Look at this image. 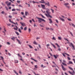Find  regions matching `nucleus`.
Instances as JSON below:
<instances>
[{
	"instance_id": "46",
	"label": "nucleus",
	"mask_w": 75,
	"mask_h": 75,
	"mask_svg": "<svg viewBox=\"0 0 75 75\" xmlns=\"http://www.w3.org/2000/svg\"><path fill=\"white\" fill-rule=\"evenodd\" d=\"M46 30H50V28H46Z\"/></svg>"
},
{
	"instance_id": "42",
	"label": "nucleus",
	"mask_w": 75,
	"mask_h": 75,
	"mask_svg": "<svg viewBox=\"0 0 75 75\" xmlns=\"http://www.w3.org/2000/svg\"><path fill=\"white\" fill-rule=\"evenodd\" d=\"M9 21L10 23H13V22L11 21V19H9Z\"/></svg>"
},
{
	"instance_id": "47",
	"label": "nucleus",
	"mask_w": 75,
	"mask_h": 75,
	"mask_svg": "<svg viewBox=\"0 0 75 75\" xmlns=\"http://www.w3.org/2000/svg\"><path fill=\"white\" fill-rule=\"evenodd\" d=\"M62 54L64 57H65V55L64 54V53H62Z\"/></svg>"
},
{
	"instance_id": "56",
	"label": "nucleus",
	"mask_w": 75,
	"mask_h": 75,
	"mask_svg": "<svg viewBox=\"0 0 75 75\" xmlns=\"http://www.w3.org/2000/svg\"><path fill=\"white\" fill-rule=\"evenodd\" d=\"M66 7H67V8H70V7L69 6H66Z\"/></svg>"
},
{
	"instance_id": "6",
	"label": "nucleus",
	"mask_w": 75,
	"mask_h": 75,
	"mask_svg": "<svg viewBox=\"0 0 75 75\" xmlns=\"http://www.w3.org/2000/svg\"><path fill=\"white\" fill-rule=\"evenodd\" d=\"M61 65L62 68L63 69V71H66V70H67V68H64V66H63L62 65V64Z\"/></svg>"
},
{
	"instance_id": "18",
	"label": "nucleus",
	"mask_w": 75,
	"mask_h": 75,
	"mask_svg": "<svg viewBox=\"0 0 75 75\" xmlns=\"http://www.w3.org/2000/svg\"><path fill=\"white\" fill-rule=\"evenodd\" d=\"M11 5V2H9L8 4H7V6H10Z\"/></svg>"
},
{
	"instance_id": "41",
	"label": "nucleus",
	"mask_w": 75,
	"mask_h": 75,
	"mask_svg": "<svg viewBox=\"0 0 75 75\" xmlns=\"http://www.w3.org/2000/svg\"><path fill=\"white\" fill-rule=\"evenodd\" d=\"M41 10L42 11V13H45V11H42V10L41 9Z\"/></svg>"
},
{
	"instance_id": "3",
	"label": "nucleus",
	"mask_w": 75,
	"mask_h": 75,
	"mask_svg": "<svg viewBox=\"0 0 75 75\" xmlns=\"http://www.w3.org/2000/svg\"><path fill=\"white\" fill-rule=\"evenodd\" d=\"M69 68L71 70L73 71L72 72V73H71V72L70 71H68V72H69V73L70 74H71V75H75V71H74V70L73 69H72V68L69 67Z\"/></svg>"
},
{
	"instance_id": "55",
	"label": "nucleus",
	"mask_w": 75,
	"mask_h": 75,
	"mask_svg": "<svg viewBox=\"0 0 75 75\" xmlns=\"http://www.w3.org/2000/svg\"><path fill=\"white\" fill-rule=\"evenodd\" d=\"M21 30H23V28L22 26L21 27Z\"/></svg>"
},
{
	"instance_id": "60",
	"label": "nucleus",
	"mask_w": 75,
	"mask_h": 75,
	"mask_svg": "<svg viewBox=\"0 0 75 75\" xmlns=\"http://www.w3.org/2000/svg\"><path fill=\"white\" fill-rule=\"evenodd\" d=\"M8 55L9 56H11V54L9 53H8Z\"/></svg>"
},
{
	"instance_id": "13",
	"label": "nucleus",
	"mask_w": 75,
	"mask_h": 75,
	"mask_svg": "<svg viewBox=\"0 0 75 75\" xmlns=\"http://www.w3.org/2000/svg\"><path fill=\"white\" fill-rule=\"evenodd\" d=\"M31 59H32V60H33V61H35V62H37V60H36L34 59H33V58H31Z\"/></svg>"
},
{
	"instance_id": "35",
	"label": "nucleus",
	"mask_w": 75,
	"mask_h": 75,
	"mask_svg": "<svg viewBox=\"0 0 75 75\" xmlns=\"http://www.w3.org/2000/svg\"><path fill=\"white\" fill-rule=\"evenodd\" d=\"M13 29H14V30H18V28H13Z\"/></svg>"
},
{
	"instance_id": "58",
	"label": "nucleus",
	"mask_w": 75,
	"mask_h": 75,
	"mask_svg": "<svg viewBox=\"0 0 75 75\" xmlns=\"http://www.w3.org/2000/svg\"><path fill=\"white\" fill-rule=\"evenodd\" d=\"M17 3H20V1H17Z\"/></svg>"
},
{
	"instance_id": "37",
	"label": "nucleus",
	"mask_w": 75,
	"mask_h": 75,
	"mask_svg": "<svg viewBox=\"0 0 75 75\" xmlns=\"http://www.w3.org/2000/svg\"><path fill=\"white\" fill-rule=\"evenodd\" d=\"M18 31L20 33H21V29H18Z\"/></svg>"
},
{
	"instance_id": "27",
	"label": "nucleus",
	"mask_w": 75,
	"mask_h": 75,
	"mask_svg": "<svg viewBox=\"0 0 75 75\" xmlns=\"http://www.w3.org/2000/svg\"><path fill=\"white\" fill-rule=\"evenodd\" d=\"M33 44H35V45H37V43H36L35 41L34 42Z\"/></svg>"
},
{
	"instance_id": "21",
	"label": "nucleus",
	"mask_w": 75,
	"mask_h": 75,
	"mask_svg": "<svg viewBox=\"0 0 75 75\" xmlns=\"http://www.w3.org/2000/svg\"><path fill=\"white\" fill-rule=\"evenodd\" d=\"M17 55H18V56L19 57H21V58H22V56H21L19 54H18Z\"/></svg>"
},
{
	"instance_id": "49",
	"label": "nucleus",
	"mask_w": 75,
	"mask_h": 75,
	"mask_svg": "<svg viewBox=\"0 0 75 75\" xmlns=\"http://www.w3.org/2000/svg\"><path fill=\"white\" fill-rule=\"evenodd\" d=\"M46 46L47 47V48H48V47H49V46H50V45L49 44H47V45H46Z\"/></svg>"
},
{
	"instance_id": "40",
	"label": "nucleus",
	"mask_w": 75,
	"mask_h": 75,
	"mask_svg": "<svg viewBox=\"0 0 75 75\" xmlns=\"http://www.w3.org/2000/svg\"><path fill=\"white\" fill-rule=\"evenodd\" d=\"M40 15L41 16L42 18H45V17H44V16H43L42 15Z\"/></svg>"
},
{
	"instance_id": "53",
	"label": "nucleus",
	"mask_w": 75,
	"mask_h": 75,
	"mask_svg": "<svg viewBox=\"0 0 75 75\" xmlns=\"http://www.w3.org/2000/svg\"><path fill=\"white\" fill-rule=\"evenodd\" d=\"M19 74H22V73H21V71H20V70L19 71Z\"/></svg>"
},
{
	"instance_id": "63",
	"label": "nucleus",
	"mask_w": 75,
	"mask_h": 75,
	"mask_svg": "<svg viewBox=\"0 0 75 75\" xmlns=\"http://www.w3.org/2000/svg\"><path fill=\"white\" fill-rule=\"evenodd\" d=\"M22 54H23V55H25V53H24V52H23V53H22Z\"/></svg>"
},
{
	"instance_id": "28",
	"label": "nucleus",
	"mask_w": 75,
	"mask_h": 75,
	"mask_svg": "<svg viewBox=\"0 0 75 75\" xmlns=\"http://www.w3.org/2000/svg\"><path fill=\"white\" fill-rule=\"evenodd\" d=\"M13 14H17V13L16 12H13Z\"/></svg>"
},
{
	"instance_id": "34",
	"label": "nucleus",
	"mask_w": 75,
	"mask_h": 75,
	"mask_svg": "<svg viewBox=\"0 0 75 75\" xmlns=\"http://www.w3.org/2000/svg\"><path fill=\"white\" fill-rule=\"evenodd\" d=\"M52 40H56V39H55V37H53L52 38Z\"/></svg>"
},
{
	"instance_id": "20",
	"label": "nucleus",
	"mask_w": 75,
	"mask_h": 75,
	"mask_svg": "<svg viewBox=\"0 0 75 75\" xmlns=\"http://www.w3.org/2000/svg\"><path fill=\"white\" fill-rule=\"evenodd\" d=\"M54 57L55 58V59H57V56L55 55H54Z\"/></svg>"
},
{
	"instance_id": "57",
	"label": "nucleus",
	"mask_w": 75,
	"mask_h": 75,
	"mask_svg": "<svg viewBox=\"0 0 75 75\" xmlns=\"http://www.w3.org/2000/svg\"><path fill=\"white\" fill-rule=\"evenodd\" d=\"M64 40H66V41H69L68 40V39H67L64 38Z\"/></svg>"
},
{
	"instance_id": "2",
	"label": "nucleus",
	"mask_w": 75,
	"mask_h": 75,
	"mask_svg": "<svg viewBox=\"0 0 75 75\" xmlns=\"http://www.w3.org/2000/svg\"><path fill=\"white\" fill-rule=\"evenodd\" d=\"M41 1H40V3H45V5H46V6H47L48 7H49L50 6V2H49L47 1V3H45V1H44V0H41Z\"/></svg>"
},
{
	"instance_id": "44",
	"label": "nucleus",
	"mask_w": 75,
	"mask_h": 75,
	"mask_svg": "<svg viewBox=\"0 0 75 75\" xmlns=\"http://www.w3.org/2000/svg\"><path fill=\"white\" fill-rule=\"evenodd\" d=\"M35 68H38V67H37V65H35Z\"/></svg>"
},
{
	"instance_id": "29",
	"label": "nucleus",
	"mask_w": 75,
	"mask_h": 75,
	"mask_svg": "<svg viewBox=\"0 0 75 75\" xmlns=\"http://www.w3.org/2000/svg\"><path fill=\"white\" fill-rule=\"evenodd\" d=\"M28 46L30 48H33V47H32V46H31L29 45Z\"/></svg>"
},
{
	"instance_id": "45",
	"label": "nucleus",
	"mask_w": 75,
	"mask_h": 75,
	"mask_svg": "<svg viewBox=\"0 0 75 75\" xmlns=\"http://www.w3.org/2000/svg\"><path fill=\"white\" fill-rule=\"evenodd\" d=\"M7 44H8V45H10V42H7Z\"/></svg>"
},
{
	"instance_id": "12",
	"label": "nucleus",
	"mask_w": 75,
	"mask_h": 75,
	"mask_svg": "<svg viewBox=\"0 0 75 75\" xmlns=\"http://www.w3.org/2000/svg\"><path fill=\"white\" fill-rule=\"evenodd\" d=\"M73 64V63H72V62H71V61H69V63H67V64Z\"/></svg>"
},
{
	"instance_id": "32",
	"label": "nucleus",
	"mask_w": 75,
	"mask_h": 75,
	"mask_svg": "<svg viewBox=\"0 0 75 75\" xmlns=\"http://www.w3.org/2000/svg\"><path fill=\"white\" fill-rule=\"evenodd\" d=\"M58 50L59 51H61V49L60 48H59L58 49Z\"/></svg>"
},
{
	"instance_id": "22",
	"label": "nucleus",
	"mask_w": 75,
	"mask_h": 75,
	"mask_svg": "<svg viewBox=\"0 0 75 75\" xmlns=\"http://www.w3.org/2000/svg\"><path fill=\"white\" fill-rule=\"evenodd\" d=\"M62 64H63V65H65V66H67V64H66L65 63H64L62 62Z\"/></svg>"
},
{
	"instance_id": "19",
	"label": "nucleus",
	"mask_w": 75,
	"mask_h": 75,
	"mask_svg": "<svg viewBox=\"0 0 75 75\" xmlns=\"http://www.w3.org/2000/svg\"><path fill=\"white\" fill-rule=\"evenodd\" d=\"M52 63H53V64H54L55 65H56V67H57V68H59L58 67V66L56 64H55V62H53Z\"/></svg>"
},
{
	"instance_id": "54",
	"label": "nucleus",
	"mask_w": 75,
	"mask_h": 75,
	"mask_svg": "<svg viewBox=\"0 0 75 75\" xmlns=\"http://www.w3.org/2000/svg\"><path fill=\"white\" fill-rule=\"evenodd\" d=\"M50 10H52V13H54V10H53V9H51Z\"/></svg>"
},
{
	"instance_id": "14",
	"label": "nucleus",
	"mask_w": 75,
	"mask_h": 75,
	"mask_svg": "<svg viewBox=\"0 0 75 75\" xmlns=\"http://www.w3.org/2000/svg\"><path fill=\"white\" fill-rule=\"evenodd\" d=\"M68 4H69L68 3H66L64 4V5L66 6V7L67 6V5H68Z\"/></svg>"
},
{
	"instance_id": "11",
	"label": "nucleus",
	"mask_w": 75,
	"mask_h": 75,
	"mask_svg": "<svg viewBox=\"0 0 75 75\" xmlns=\"http://www.w3.org/2000/svg\"><path fill=\"white\" fill-rule=\"evenodd\" d=\"M51 44L52 45V46L54 48H56V47H55V46H54V44H52V43H51Z\"/></svg>"
},
{
	"instance_id": "4",
	"label": "nucleus",
	"mask_w": 75,
	"mask_h": 75,
	"mask_svg": "<svg viewBox=\"0 0 75 75\" xmlns=\"http://www.w3.org/2000/svg\"><path fill=\"white\" fill-rule=\"evenodd\" d=\"M36 18L38 19V21L40 23H41V21H43L44 22H45V21L44 20V19L42 18H39L37 17H36Z\"/></svg>"
},
{
	"instance_id": "10",
	"label": "nucleus",
	"mask_w": 75,
	"mask_h": 75,
	"mask_svg": "<svg viewBox=\"0 0 75 75\" xmlns=\"http://www.w3.org/2000/svg\"><path fill=\"white\" fill-rule=\"evenodd\" d=\"M16 40L17 41L19 42L18 43L19 44H20L21 45V42H20V41L18 40V39H17Z\"/></svg>"
},
{
	"instance_id": "31",
	"label": "nucleus",
	"mask_w": 75,
	"mask_h": 75,
	"mask_svg": "<svg viewBox=\"0 0 75 75\" xmlns=\"http://www.w3.org/2000/svg\"><path fill=\"white\" fill-rule=\"evenodd\" d=\"M28 31H29V33H30V32L31 31V29H30V28H29Z\"/></svg>"
},
{
	"instance_id": "1",
	"label": "nucleus",
	"mask_w": 75,
	"mask_h": 75,
	"mask_svg": "<svg viewBox=\"0 0 75 75\" xmlns=\"http://www.w3.org/2000/svg\"><path fill=\"white\" fill-rule=\"evenodd\" d=\"M41 7L42 8H43V9H45V10H46V12L47 13H45V15L47 17H50V18H52V17L50 15V12H49V11H50V9L48 8H45V6L44 5H42V4H41Z\"/></svg>"
},
{
	"instance_id": "64",
	"label": "nucleus",
	"mask_w": 75,
	"mask_h": 75,
	"mask_svg": "<svg viewBox=\"0 0 75 75\" xmlns=\"http://www.w3.org/2000/svg\"><path fill=\"white\" fill-rule=\"evenodd\" d=\"M67 20H69V21H71V20L69 19H67Z\"/></svg>"
},
{
	"instance_id": "61",
	"label": "nucleus",
	"mask_w": 75,
	"mask_h": 75,
	"mask_svg": "<svg viewBox=\"0 0 75 75\" xmlns=\"http://www.w3.org/2000/svg\"><path fill=\"white\" fill-rule=\"evenodd\" d=\"M0 58H1V59H4L3 57L2 56H0Z\"/></svg>"
},
{
	"instance_id": "38",
	"label": "nucleus",
	"mask_w": 75,
	"mask_h": 75,
	"mask_svg": "<svg viewBox=\"0 0 75 75\" xmlns=\"http://www.w3.org/2000/svg\"><path fill=\"white\" fill-rule=\"evenodd\" d=\"M67 59L68 60H71V59L68 57H67Z\"/></svg>"
},
{
	"instance_id": "7",
	"label": "nucleus",
	"mask_w": 75,
	"mask_h": 75,
	"mask_svg": "<svg viewBox=\"0 0 75 75\" xmlns=\"http://www.w3.org/2000/svg\"><path fill=\"white\" fill-rule=\"evenodd\" d=\"M20 24H21V25H22V26H24V25H25V23H22V22H20Z\"/></svg>"
},
{
	"instance_id": "17",
	"label": "nucleus",
	"mask_w": 75,
	"mask_h": 75,
	"mask_svg": "<svg viewBox=\"0 0 75 75\" xmlns=\"http://www.w3.org/2000/svg\"><path fill=\"white\" fill-rule=\"evenodd\" d=\"M55 45H57L58 48H59V47H60V46H59V45H58V44H57V43H55Z\"/></svg>"
},
{
	"instance_id": "8",
	"label": "nucleus",
	"mask_w": 75,
	"mask_h": 75,
	"mask_svg": "<svg viewBox=\"0 0 75 75\" xmlns=\"http://www.w3.org/2000/svg\"><path fill=\"white\" fill-rule=\"evenodd\" d=\"M49 20L50 21V24H51V23H52V20H51V18H50L49 19Z\"/></svg>"
},
{
	"instance_id": "26",
	"label": "nucleus",
	"mask_w": 75,
	"mask_h": 75,
	"mask_svg": "<svg viewBox=\"0 0 75 75\" xmlns=\"http://www.w3.org/2000/svg\"><path fill=\"white\" fill-rule=\"evenodd\" d=\"M27 14H28V12H25V15L26 16H27Z\"/></svg>"
},
{
	"instance_id": "39",
	"label": "nucleus",
	"mask_w": 75,
	"mask_h": 75,
	"mask_svg": "<svg viewBox=\"0 0 75 75\" xmlns=\"http://www.w3.org/2000/svg\"><path fill=\"white\" fill-rule=\"evenodd\" d=\"M64 54H66V55H67V56H70L68 54L66 53H64Z\"/></svg>"
},
{
	"instance_id": "30",
	"label": "nucleus",
	"mask_w": 75,
	"mask_h": 75,
	"mask_svg": "<svg viewBox=\"0 0 75 75\" xmlns=\"http://www.w3.org/2000/svg\"><path fill=\"white\" fill-rule=\"evenodd\" d=\"M58 39L59 40H61V37H58Z\"/></svg>"
},
{
	"instance_id": "9",
	"label": "nucleus",
	"mask_w": 75,
	"mask_h": 75,
	"mask_svg": "<svg viewBox=\"0 0 75 75\" xmlns=\"http://www.w3.org/2000/svg\"><path fill=\"white\" fill-rule=\"evenodd\" d=\"M59 18L60 19V20H61L62 21H65V20H64V19H63L62 18H61V17H59Z\"/></svg>"
},
{
	"instance_id": "43",
	"label": "nucleus",
	"mask_w": 75,
	"mask_h": 75,
	"mask_svg": "<svg viewBox=\"0 0 75 75\" xmlns=\"http://www.w3.org/2000/svg\"><path fill=\"white\" fill-rule=\"evenodd\" d=\"M40 38L39 37H37L36 38V40H38V39H40Z\"/></svg>"
},
{
	"instance_id": "36",
	"label": "nucleus",
	"mask_w": 75,
	"mask_h": 75,
	"mask_svg": "<svg viewBox=\"0 0 75 75\" xmlns=\"http://www.w3.org/2000/svg\"><path fill=\"white\" fill-rule=\"evenodd\" d=\"M18 61L17 60H15V63H18Z\"/></svg>"
},
{
	"instance_id": "33",
	"label": "nucleus",
	"mask_w": 75,
	"mask_h": 75,
	"mask_svg": "<svg viewBox=\"0 0 75 75\" xmlns=\"http://www.w3.org/2000/svg\"><path fill=\"white\" fill-rule=\"evenodd\" d=\"M6 24H7V25L8 26H10V25H11V24H10V23L9 24L7 23Z\"/></svg>"
},
{
	"instance_id": "5",
	"label": "nucleus",
	"mask_w": 75,
	"mask_h": 75,
	"mask_svg": "<svg viewBox=\"0 0 75 75\" xmlns=\"http://www.w3.org/2000/svg\"><path fill=\"white\" fill-rule=\"evenodd\" d=\"M71 46L72 47L73 50H75V47L74 46V45L72 43H70V45H69V46H70V47H71Z\"/></svg>"
},
{
	"instance_id": "25",
	"label": "nucleus",
	"mask_w": 75,
	"mask_h": 75,
	"mask_svg": "<svg viewBox=\"0 0 75 75\" xmlns=\"http://www.w3.org/2000/svg\"><path fill=\"white\" fill-rule=\"evenodd\" d=\"M1 13L3 14H4V13H5L4 12V11H2V12H1Z\"/></svg>"
},
{
	"instance_id": "51",
	"label": "nucleus",
	"mask_w": 75,
	"mask_h": 75,
	"mask_svg": "<svg viewBox=\"0 0 75 75\" xmlns=\"http://www.w3.org/2000/svg\"><path fill=\"white\" fill-rule=\"evenodd\" d=\"M49 54L50 55V56H51V57H52V54H51V53H49Z\"/></svg>"
},
{
	"instance_id": "16",
	"label": "nucleus",
	"mask_w": 75,
	"mask_h": 75,
	"mask_svg": "<svg viewBox=\"0 0 75 75\" xmlns=\"http://www.w3.org/2000/svg\"><path fill=\"white\" fill-rule=\"evenodd\" d=\"M15 33H16L17 35H19V33H18V32L17 31H15Z\"/></svg>"
},
{
	"instance_id": "23",
	"label": "nucleus",
	"mask_w": 75,
	"mask_h": 75,
	"mask_svg": "<svg viewBox=\"0 0 75 75\" xmlns=\"http://www.w3.org/2000/svg\"><path fill=\"white\" fill-rule=\"evenodd\" d=\"M71 24H72V25L73 27H75V25H74V24H73L72 23H71Z\"/></svg>"
},
{
	"instance_id": "24",
	"label": "nucleus",
	"mask_w": 75,
	"mask_h": 75,
	"mask_svg": "<svg viewBox=\"0 0 75 75\" xmlns=\"http://www.w3.org/2000/svg\"><path fill=\"white\" fill-rule=\"evenodd\" d=\"M24 31H26V30H27V27H25L24 28Z\"/></svg>"
},
{
	"instance_id": "48",
	"label": "nucleus",
	"mask_w": 75,
	"mask_h": 75,
	"mask_svg": "<svg viewBox=\"0 0 75 75\" xmlns=\"http://www.w3.org/2000/svg\"><path fill=\"white\" fill-rule=\"evenodd\" d=\"M5 8H6V10H8V8H7V7L6 6Z\"/></svg>"
},
{
	"instance_id": "52",
	"label": "nucleus",
	"mask_w": 75,
	"mask_h": 75,
	"mask_svg": "<svg viewBox=\"0 0 75 75\" xmlns=\"http://www.w3.org/2000/svg\"><path fill=\"white\" fill-rule=\"evenodd\" d=\"M55 21L57 23H58V20H57V19H56Z\"/></svg>"
},
{
	"instance_id": "59",
	"label": "nucleus",
	"mask_w": 75,
	"mask_h": 75,
	"mask_svg": "<svg viewBox=\"0 0 75 75\" xmlns=\"http://www.w3.org/2000/svg\"><path fill=\"white\" fill-rule=\"evenodd\" d=\"M9 18H11V17H12V16H8Z\"/></svg>"
},
{
	"instance_id": "62",
	"label": "nucleus",
	"mask_w": 75,
	"mask_h": 75,
	"mask_svg": "<svg viewBox=\"0 0 75 75\" xmlns=\"http://www.w3.org/2000/svg\"><path fill=\"white\" fill-rule=\"evenodd\" d=\"M8 1H6V2L5 3L6 4H7V3H8Z\"/></svg>"
},
{
	"instance_id": "15",
	"label": "nucleus",
	"mask_w": 75,
	"mask_h": 75,
	"mask_svg": "<svg viewBox=\"0 0 75 75\" xmlns=\"http://www.w3.org/2000/svg\"><path fill=\"white\" fill-rule=\"evenodd\" d=\"M11 39L12 40H13V41H14V40H15V37H13L12 38H11Z\"/></svg>"
},
{
	"instance_id": "50",
	"label": "nucleus",
	"mask_w": 75,
	"mask_h": 75,
	"mask_svg": "<svg viewBox=\"0 0 75 75\" xmlns=\"http://www.w3.org/2000/svg\"><path fill=\"white\" fill-rule=\"evenodd\" d=\"M16 10V9H13L12 10V11H15Z\"/></svg>"
}]
</instances>
